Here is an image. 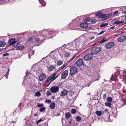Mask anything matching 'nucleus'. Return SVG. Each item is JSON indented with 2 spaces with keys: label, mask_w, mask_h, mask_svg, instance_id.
<instances>
[{
  "label": "nucleus",
  "mask_w": 126,
  "mask_h": 126,
  "mask_svg": "<svg viewBox=\"0 0 126 126\" xmlns=\"http://www.w3.org/2000/svg\"><path fill=\"white\" fill-rule=\"evenodd\" d=\"M20 43L19 42L17 43L15 41V39L14 38H12L10 39L8 42V43L10 44L9 46H10L12 45L13 47L16 46L17 45H18Z\"/></svg>",
  "instance_id": "1"
},
{
  "label": "nucleus",
  "mask_w": 126,
  "mask_h": 126,
  "mask_svg": "<svg viewBox=\"0 0 126 126\" xmlns=\"http://www.w3.org/2000/svg\"><path fill=\"white\" fill-rule=\"evenodd\" d=\"M101 50V48L99 47H95L91 50V53L92 55H95L99 53Z\"/></svg>",
  "instance_id": "2"
},
{
  "label": "nucleus",
  "mask_w": 126,
  "mask_h": 126,
  "mask_svg": "<svg viewBox=\"0 0 126 126\" xmlns=\"http://www.w3.org/2000/svg\"><path fill=\"white\" fill-rule=\"evenodd\" d=\"M56 74L55 73L49 77L47 79V81L48 82L49 80L50 82H52L57 78V77L55 76Z\"/></svg>",
  "instance_id": "3"
},
{
  "label": "nucleus",
  "mask_w": 126,
  "mask_h": 126,
  "mask_svg": "<svg viewBox=\"0 0 126 126\" xmlns=\"http://www.w3.org/2000/svg\"><path fill=\"white\" fill-rule=\"evenodd\" d=\"M77 68L76 67H72L70 69V73L71 75H73L77 72Z\"/></svg>",
  "instance_id": "4"
},
{
  "label": "nucleus",
  "mask_w": 126,
  "mask_h": 126,
  "mask_svg": "<svg viewBox=\"0 0 126 126\" xmlns=\"http://www.w3.org/2000/svg\"><path fill=\"white\" fill-rule=\"evenodd\" d=\"M84 63L83 60L81 58L78 59L76 62V65L79 66H82L84 64Z\"/></svg>",
  "instance_id": "5"
},
{
  "label": "nucleus",
  "mask_w": 126,
  "mask_h": 126,
  "mask_svg": "<svg viewBox=\"0 0 126 126\" xmlns=\"http://www.w3.org/2000/svg\"><path fill=\"white\" fill-rule=\"evenodd\" d=\"M59 89V88L58 86H54L51 88L50 90L52 93H55L58 91Z\"/></svg>",
  "instance_id": "6"
},
{
  "label": "nucleus",
  "mask_w": 126,
  "mask_h": 126,
  "mask_svg": "<svg viewBox=\"0 0 126 126\" xmlns=\"http://www.w3.org/2000/svg\"><path fill=\"white\" fill-rule=\"evenodd\" d=\"M113 42H111L108 43L106 45L105 47L107 49H109L112 48L114 45Z\"/></svg>",
  "instance_id": "7"
},
{
  "label": "nucleus",
  "mask_w": 126,
  "mask_h": 126,
  "mask_svg": "<svg viewBox=\"0 0 126 126\" xmlns=\"http://www.w3.org/2000/svg\"><path fill=\"white\" fill-rule=\"evenodd\" d=\"M68 74V71L66 70L63 72L61 74V77L62 79L65 78L67 76Z\"/></svg>",
  "instance_id": "8"
},
{
  "label": "nucleus",
  "mask_w": 126,
  "mask_h": 126,
  "mask_svg": "<svg viewBox=\"0 0 126 126\" xmlns=\"http://www.w3.org/2000/svg\"><path fill=\"white\" fill-rule=\"evenodd\" d=\"M91 54H88L85 55L84 57V59L86 61H89L91 59L92 57V55Z\"/></svg>",
  "instance_id": "9"
},
{
  "label": "nucleus",
  "mask_w": 126,
  "mask_h": 126,
  "mask_svg": "<svg viewBox=\"0 0 126 126\" xmlns=\"http://www.w3.org/2000/svg\"><path fill=\"white\" fill-rule=\"evenodd\" d=\"M45 35H39V36L37 37L35 39V41L38 42L40 40L41 41L44 40L45 39Z\"/></svg>",
  "instance_id": "10"
},
{
  "label": "nucleus",
  "mask_w": 126,
  "mask_h": 126,
  "mask_svg": "<svg viewBox=\"0 0 126 126\" xmlns=\"http://www.w3.org/2000/svg\"><path fill=\"white\" fill-rule=\"evenodd\" d=\"M126 37L124 35H122L118 38L117 40L119 42H121L124 41L126 39Z\"/></svg>",
  "instance_id": "11"
},
{
  "label": "nucleus",
  "mask_w": 126,
  "mask_h": 126,
  "mask_svg": "<svg viewBox=\"0 0 126 126\" xmlns=\"http://www.w3.org/2000/svg\"><path fill=\"white\" fill-rule=\"evenodd\" d=\"M46 76L45 74H42L39 77V80L42 81L44 80L46 78Z\"/></svg>",
  "instance_id": "12"
},
{
  "label": "nucleus",
  "mask_w": 126,
  "mask_h": 126,
  "mask_svg": "<svg viewBox=\"0 0 126 126\" xmlns=\"http://www.w3.org/2000/svg\"><path fill=\"white\" fill-rule=\"evenodd\" d=\"M109 16V15H106V14H103L101 17L102 18V20L103 21L106 19Z\"/></svg>",
  "instance_id": "13"
},
{
  "label": "nucleus",
  "mask_w": 126,
  "mask_h": 126,
  "mask_svg": "<svg viewBox=\"0 0 126 126\" xmlns=\"http://www.w3.org/2000/svg\"><path fill=\"white\" fill-rule=\"evenodd\" d=\"M80 26L81 27L85 28L88 26V24L86 23H82L80 24Z\"/></svg>",
  "instance_id": "14"
},
{
  "label": "nucleus",
  "mask_w": 126,
  "mask_h": 126,
  "mask_svg": "<svg viewBox=\"0 0 126 126\" xmlns=\"http://www.w3.org/2000/svg\"><path fill=\"white\" fill-rule=\"evenodd\" d=\"M47 68L48 71L49 72H51L55 68V66L54 65H51L49 67H47Z\"/></svg>",
  "instance_id": "15"
},
{
  "label": "nucleus",
  "mask_w": 126,
  "mask_h": 126,
  "mask_svg": "<svg viewBox=\"0 0 126 126\" xmlns=\"http://www.w3.org/2000/svg\"><path fill=\"white\" fill-rule=\"evenodd\" d=\"M67 91L66 90H63L62 92L61 96H63L67 94Z\"/></svg>",
  "instance_id": "16"
},
{
  "label": "nucleus",
  "mask_w": 126,
  "mask_h": 126,
  "mask_svg": "<svg viewBox=\"0 0 126 126\" xmlns=\"http://www.w3.org/2000/svg\"><path fill=\"white\" fill-rule=\"evenodd\" d=\"M56 104L55 102H53L51 103L50 105V107L51 109L54 108Z\"/></svg>",
  "instance_id": "17"
},
{
  "label": "nucleus",
  "mask_w": 126,
  "mask_h": 126,
  "mask_svg": "<svg viewBox=\"0 0 126 126\" xmlns=\"http://www.w3.org/2000/svg\"><path fill=\"white\" fill-rule=\"evenodd\" d=\"M24 47L23 46H20L18 47H17V50H22L24 49Z\"/></svg>",
  "instance_id": "18"
},
{
  "label": "nucleus",
  "mask_w": 126,
  "mask_h": 126,
  "mask_svg": "<svg viewBox=\"0 0 126 126\" xmlns=\"http://www.w3.org/2000/svg\"><path fill=\"white\" fill-rule=\"evenodd\" d=\"M71 53L69 52H65L64 56L65 57H69Z\"/></svg>",
  "instance_id": "19"
},
{
  "label": "nucleus",
  "mask_w": 126,
  "mask_h": 126,
  "mask_svg": "<svg viewBox=\"0 0 126 126\" xmlns=\"http://www.w3.org/2000/svg\"><path fill=\"white\" fill-rule=\"evenodd\" d=\"M8 1V0H0V4L2 3H7Z\"/></svg>",
  "instance_id": "20"
},
{
  "label": "nucleus",
  "mask_w": 126,
  "mask_h": 126,
  "mask_svg": "<svg viewBox=\"0 0 126 126\" xmlns=\"http://www.w3.org/2000/svg\"><path fill=\"white\" fill-rule=\"evenodd\" d=\"M5 44V42L3 41L0 42V47H2L4 46Z\"/></svg>",
  "instance_id": "21"
},
{
  "label": "nucleus",
  "mask_w": 126,
  "mask_h": 126,
  "mask_svg": "<svg viewBox=\"0 0 126 126\" xmlns=\"http://www.w3.org/2000/svg\"><path fill=\"white\" fill-rule=\"evenodd\" d=\"M105 104L106 106L109 107H110L111 105V104L110 102H105Z\"/></svg>",
  "instance_id": "22"
},
{
  "label": "nucleus",
  "mask_w": 126,
  "mask_h": 126,
  "mask_svg": "<svg viewBox=\"0 0 126 126\" xmlns=\"http://www.w3.org/2000/svg\"><path fill=\"white\" fill-rule=\"evenodd\" d=\"M66 65V64H63L62 66L60 67L59 69L58 70H61L62 69H63V68H64V67Z\"/></svg>",
  "instance_id": "23"
},
{
  "label": "nucleus",
  "mask_w": 126,
  "mask_h": 126,
  "mask_svg": "<svg viewBox=\"0 0 126 126\" xmlns=\"http://www.w3.org/2000/svg\"><path fill=\"white\" fill-rule=\"evenodd\" d=\"M41 95V94L39 91L37 92L35 94V96H38L39 97Z\"/></svg>",
  "instance_id": "24"
},
{
  "label": "nucleus",
  "mask_w": 126,
  "mask_h": 126,
  "mask_svg": "<svg viewBox=\"0 0 126 126\" xmlns=\"http://www.w3.org/2000/svg\"><path fill=\"white\" fill-rule=\"evenodd\" d=\"M107 101L109 102H110L112 101V99L111 97H108L107 98Z\"/></svg>",
  "instance_id": "25"
},
{
  "label": "nucleus",
  "mask_w": 126,
  "mask_h": 126,
  "mask_svg": "<svg viewBox=\"0 0 126 126\" xmlns=\"http://www.w3.org/2000/svg\"><path fill=\"white\" fill-rule=\"evenodd\" d=\"M103 14L100 12H98L96 14V16L98 17H100L101 18Z\"/></svg>",
  "instance_id": "26"
},
{
  "label": "nucleus",
  "mask_w": 126,
  "mask_h": 126,
  "mask_svg": "<svg viewBox=\"0 0 126 126\" xmlns=\"http://www.w3.org/2000/svg\"><path fill=\"white\" fill-rule=\"evenodd\" d=\"M63 63V61L62 60H59L57 62V64L58 65H60Z\"/></svg>",
  "instance_id": "27"
},
{
  "label": "nucleus",
  "mask_w": 126,
  "mask_h": 126,
  "mask_svg": "<svg viewBox=\"0 0 126 126\" xmlns=\"http://www.w3.org/2000/svg\"><path fill=\"white\" fill-rule=\"evenodd\" d=\"M95 113L98 116H100L102 114V112L100 111H97L95 112Z\"/></svg>",
  "instance_id": "28"
},
{
  "label": "nucleus",
  "mask_w": 126,
  "mask_h": 126,
  "mask_svg": "<svg viewBox=\"0 0 126 126\" xmlns=\"http://www.w3.org/2000/svg\"><path fill=\"white\" fill-rule=\"evenodd\" d=\"M105 38H103L102 39L99 41V43H101L105 42L106 41V40H105Z\"/></svg>",
  "instance_id": "29"
},
{
  "label": "nucleus",
  "mask_w": 126,
  "mask_h": 126,
  "mask_svg": "<svg viewBox=\"0 0 126 126\" xmlns=\"http://www.w3.org/2000/svg\"><path fill=\"white\" fill-rule=\"evenodd\" d=\"M70 113H67L65 115V117L67 118H69L70 116Z\"/></svg>",
  "instance_id": "30"
},
{
  "label": "nucleus",
  "mask_w": 126,
  "mask_h": 126,
  "mask_svg": "<svg viewBox=\"0 0 126 126\" xmlns=\"http://www.w3.org/2000/svg\"><path fill=\"white\" fill-rule=\"evenodd\" d=\"M108 24L107 23H103L100 25V27H105Z\"/></svg>",
  "instance_id": "31"
},
{
  "label": "nucleus",
  "mask_w": 126,
  "mask_h": 126,
  "mask_svg": "<svg viewBox=\"0 0 126 126\" xmlns=\"http://www.w3.org/2000/svg\"><path fill=\"white\" fill-rule=\"evenodd\" d=\"M81 120V118L79 116H77L76 118V120L77 121H80Z\"/></svg>",
  "instance_id": "32"
},
{
  "label": "nucleus",
  "mask_w": 126,
  "mask_h": 126,
  "mask_svg": "<svg viewBox=\"0 0 126 126\" xmlns=\"http://www.w3.org/2000/svg\"><path fill=\"white\" fill-rule=\"evenodd\" d=\"M45 108L44 107H43L39 109L40 111L41 112H43L45 110Z\"/></svg>",
  "instance_id": "33"
},
{
  "label": "nucleus",
  "mask_w": 126,
  "mask_h": 126,
  "mask_svg": "<svg viewBox=\"0 0 126 126\" xmlns=\"http://www.w3.org/2000/svg\"><path fill=\"white\" fill-rule=\"evenodd\" d=\"M76 112V110L75 109H72L71 110V113L72 114H75Z\"/></svg>",
  "instance_id": "34"
},
{
  "label": "nucleus",
  "mask_w": 126,
  "mask_h": 126,
  "mask_svg": "<svg viewBox=\"0 0 126 126\" xmlns=\"http://www.w3.org/2000/svg\"><path fill=\"white\" fill-rule=\"evenodd\" d=\"M123 22L122 21H115L114 22V24H118L120 23H122Z\"/></svg>",
  "instance_id": "35"
},
{
  "label": "nucleus",
  "mask_w": 126,
  "mask_h": 126,
  "mask_svg": "<svg viewBox=\"0 0 126 126\" xmlns=\"http://www.w3.org/2000/svg\"><path fill=\"white\" fill-rule=\"evenodd\" d=\"M43 105V103H38L37 104V106L39 107H41Z\"/></svg>",
  "instance_id": "36"
},
{
  "label": "nucleus",
  "mask_w": 126,
  "mask_h": 126,
  "mask_svg": "<svg viewBox=\"0 0 126 126\" xmlns=\"http://www.w3.org/2000/svg\"><path fill=\"white\" fill-rule=\"evenodd\" d=\"M46 94L47 95V96H49L51 94V93L49 91H47V92L46 93Z\"/></svg>",
  "instance_id": "37"
},
{
  "label": "nucleus",
  "mask_w": 126,
  "mask_h": 126,
  "mask_svg": "<svg viewBox=\"0 0 126 126\" xmlns=\"http://www.w3.org/2000/svg\"><path fill=\"white\" fill-rule=\"evenodd\" d=\"M96 20L95 19H94L92 20H91V22L93 24L95 22H96Z\"/></svg>",
  "instance_id": "38"
},
{
  "label": "nucleus",
  "mask_w": 126,
  "mask_h": 126,
  "mask_svg": "<svg viewBox=\"0 0 126 126\" xmlns=\"http://www.w3.org/2000/svg\"><path fill=\"white\" fill-rule=\"evenodd\" d=\"M41 4L43 5L44 6L46 5V3L44 1H42V2L41 3Z\"/></svg>",
  "instance_id": "39"
},
{
  "label": "nucleus",
  "mask_w": 126,
  "mask_h": 126,
  "mask_svg": "<svg viewBox=\"0 0 126 126\" xmlns=\"http://www.w3.org/2000/svg\"><path fill=\"white\" fill-rule=\"evenodd\" d=\"M43 120L42 119H40V120H38L36 122V124L37 125H38L39 123L41 122V121H42Z\"/></svg>",
  "instance_id": "40"
},
{
  "label": "nucleus",
  "mask_w": 126,
  "mask_h": 126,
  "mask_svg": "<svg viewBox=\"0 0 126 126\" xmlns=\"http://www.w3.org/2000/svg\"><path fill=\"white\" fill-rule=\"evenodd\" d=\"M9 56V55L8 53L4 54L3 55V57L6 56V57H7Z\"/></svg>",
  "instance_id": "41"
},
{
  "label": "nucleus",
  "mask_w": 126,
  "mask_h": 126,
  "mask_svg": "<svg viewBox=\"0 0 126 126\" xmlns=\"http://www.w3.org/2000/svg\"><path fill=\"white\" fill-rule=\"evenodd\" d=\"M76 56H74L72 58H70L69 61V62H71L72 61V60L73 59L75 58Z\"/></svg>",
  "instance_id": "42"
},
{
  "label": "nucleus",
  "mask_w": 126,
  "mask_h": 126,
  "mask_svg": "<svg viewBox=\"0 0 126 126\" xmlns=\"http://www.w3.org/2000/svg\"><path fill=\"white\" fill-rule=\"evenodd\" d=\"M32 36H30L28 38H27V39L28 41H30L32 40Z\"/></svg>",
  "instance_id": "43"
},
{
  "label": "nucleus",
  "mask_w": 126,
  "mask_h": 126,
  "mask_svg": "<svg viewBox=\"0 0 126 126\" xmlns=\"http://www.w3.org/2000/svg\"><path fill=\"white\" fill-rule=\"evenodd\" d=\"M108 110H109L108 109H106L104 110V112L106 113H108Z\"/></svg>",
  "instance_id": "44"
},
{
  "label": "nucleus",
  "mask_w": 126,
  "mask_h": 126,
  "mask_svg": "<svg viewBox=\"0 0 126 126\" xmlns=\"http://www.w3.org/2000/svg\"><path fill=\"white\" fill-rule=\"evenodd\" d=\"M105 32V31L102 30L100 32L98 33V34L100 35L102 34L104 32Z\"/></svg>",
  "instance_id": "45"
},
{
  "label": "nucleus",
  "mask_w": 126,
  "mask_h": 126,
  "mask_svg": "<svg viewBox=\"0 0 126 126\" xmlns=\"http://www.w3.org/2000/svg\"><path fill=\"white\" fill-rule=\"evenodd\" d=\"M46 102H48L49 103H51V102L50 100H47L46 101Z\"/></svg>",
  "instance_id": "46"
},
{
  "label": "nucleus",
  "mask_w": 126,
  "mask_h": 126,
  "mask_svg": "<svg viewBox=\"0 0 126 126\" xmlns=\"http://www.w3.org/2000/svg\"><path fill=\"white\" fill-rule=\"evenodd\" d=\"M48 32L47 33V34L48 35L49 34L50 35H51L52 34L53 32L52 31H50L49 32Z\"/></svg>",
  "instance_id": "47"
},
{
  "label": "nucleus",
  "mask_w": 126,
  "mask_h": 126,
  "mask_svg": "<svg viewBox=\"0 0 126 126\" xmlns=\"http://www.w3.org/2000/svg\"><path fill=\"white\" fill-rule=\"evenodd\" d=\"M118 11H116L114 13V14L115 15H117L118 14Z\"/></svg>",
  "instance_id": "48"
},
{
  "label": "nucleus",
  "mask_w": 126,
  "mask_h": 126,
  "mask_svg": "<svg viewBox=\"0 0 126 126\" xmlns=\"http://www.w3.org/2000/svg\"><path fill=\"white\" fill-rule=\"evenodd\" d=\"M106 94H104L103 95V99H105L106 97Z\"/></svg>",
  "instance_id": "49"
},
{
  "label": "nucleus",
  "mask_w": 126,
  "mask_h": 126,
  "mask_svg": "<svg viewBox=\"0 0 126 126\" xmlns=\"http://www.w3.org/2000/svg\"><path fill=\"white\" fill-rule=\"evenodd\" d=\"M90 20V19L89 18H86L85 19V21L86 22H87L89 21Z\"/></svg>",
  "instance_id": "50"
},
{
  "label": "nucleus",
  "mask_w": 126,
  "mask_h": 126,
  "mask_svg": "<svg viewBox=\"0 0 126 126\" xmlns=\"http://www.w3.org/2000/svg\"><path fill=\"white\" fill-rule=\"evenodd\" d=\"M42 1L43 0H39V1L40 3H41V2H42Z\"/></svg>",
  "instance_id": "51"
},
{
  "label": "nucleus",
  "mask_w": 126,
  "mask_h": 126,
  "mask_svg": "<svg viewBox=\"0 0 126 126\" xmlns=\"http://www.w3.org/2000/svg\"><path fill=\"white\" fill-rule=\"evenodd\" d=\"M8 72L7 73V75H9V72L10 71V70H9V68H8Z\"/></svg>",
  "instance_id": "52"
},
{
  "label": "nucleus",
  "mask_w": 126,
  "mask_h": 126,
  "mask_svg": "<svg viewBox=\"0 0 126 126\" xmlns=\"http://www.w3.org/2000/svg\"><path fill=\"white\" fill-rule=\"evenodd\" d=\"M37 115V113H36L34 114V116H36Z\"/></svg>",
  "instance_id": "53"
},
{
  "label": "nucleus",
  "mask_w": 126,
  "mask_h": 126,
  "mask_svg": "<svg viewBox=\"0 0 126 126\" xmlns=\"http://www.w3.org/2000/svg\"><path fill=\"white\" fill-rule=\"evenodd\" d=\"M94 37H93L92 38H90V39L91 40H92L93 39H94Z\"/></svg>",
  "instance_id": "54"
},
{
  "label": "nucleus",
  "mask_w": 126,
  "mask_h": 126,
  "mask_svg": "<svg viewBox=\"0 0 126 126\" xmlns=\"http://www.w3.org/2000/svg\"><path fill=\"white\" fill-rule=\"evenodd\" d=\"M114 27H113V26L111 27H110V28L111 29H113V28H114Z\"/></svg>",
  "instance_id": "55"
},
{
  "label": "nucleus",
  "mask_w": 126,
  "mask_h": 126,
  "mask_svg": "<svg viewBox=\"0 0 126 126\" xmlns=\"http://www.w3.org/2000/svg\"><path fill=\"white\" fill-rule=\"evenodd\" d=\"M124 13H125L126 14V10L125 11V12Z\"/></svg>",
  "instance_id": "56"
},
{
  "label": "nucleus",
  "mask_w": 126,
  "mask_h": 126,
  "mask_svg": "<svg viewBox=\"0 0 126 126\" xmlns=\"http://www.w3.org/2000/svg\"><path fill=\"white\" fill-rule=\"evenodd\" d=\"M125 18L126 19V16H125Z\"/></svg>",
  "instance_id": "57"
},
{
  "label": "nucleus",
  "mask_w": 126,
  "mask_h": 126,
  "mask_svg": "<svg viewBox=\"0 0 126 126\" xmlns=\"http://www.w3.org/2000/svg\"><path fill=\"white\" fill-rule=\"evenodd\" d=\"M29 55H30V54H28V56H29Z\"/></svg>",
  "instance_id": "58"
},
{
  "label": "nucleus",
  "mask_w": 126,
  "mask_h": 126,
  "mask_svg": "<svg viewBox=\"0 0 126 126\" xmlns=\"http://www.w3.org/2000/svg\"><path fill=\"white\" fill-rule=\"evenodd\" d=\"M88 94H89V95L90 94V93H88Z\"/></svg>",
  "instance_id": "59"
},
{
  "label": "nucleus",
  "mask_w": 126,
  "mask_h": 126,
  "mask_svg": "<svg viewBox=\"0 0 126 126\" xmlns=\"http://www.w3.org/2000/svg\"><path fill=\"white\" fill-rule=\"evenodd\" d=\"M30 57H29L28 58H29V59H30Z\"/></svg>",
  "instance_id": "60"
},
{
  "label": "nucleus",
  "mask_w": 126,
  "mask_h": 126,
  "mask_svg": "<svg viewBox=\"0 0 126 126\" xmlns=\"http://www.w3.org/2000/svg\"><path fill=\"white\" fill-rule=\"evenodd\" d=\"M26 73H27V72H26Z\"/></svg>",
  "instance_id": "61"
}]
</instances>
